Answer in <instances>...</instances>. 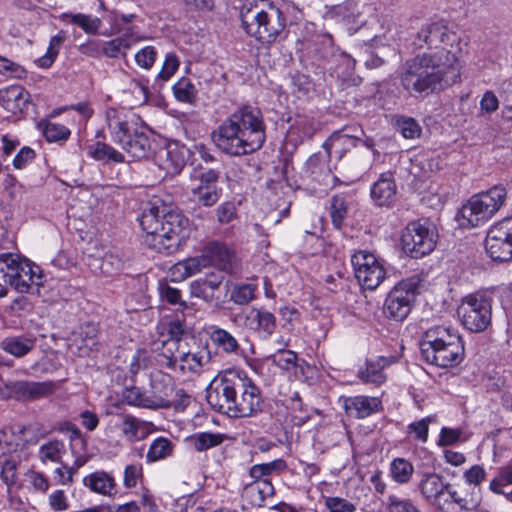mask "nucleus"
Wrapping results in <instances>:
<instances>
[{"label":"nucleus","mask_w":512,"mask_h":512,"mask_svg":"<svg viewBox=\"0 0 512 512\" xmlns=\"http://www.w3.org/2000/svg\"><path fill=\"white\" fill-rule=\"evenodd\" d=\"M415 44L435 48V52L419 54L408 59L399 73L400 85L411 97L426 98L440 93L460 81L461 65L455 52L448 50L459 40L443 22L423 25Z\"/></svg>","instance_id":"obj_1"},{"label":"nucleus","mask_w":512,"mask_h":512,"mask_svg":"<svg viewBox=\"0 0 512 512\" xmlns=\"http://www.w3.org/2000/svg\"><path fill=\"white\" fill-rule=\"evenodd\" d=\"M212 409L234 418L255 417L264 410L261 389L241 370L227 369L214 377L206 389Z\"/></svg>","instance_id":"obj_2"},{"label":"nucleus","mask_w":512,"mask_h":512,"mask_svg":"<svg viewBox=\"0 0 512 512\" xmlns=\"http://www.w3.org/2000/svg\"><path fill=\"white\" fill-rule=\"evenodd\" d=\"M265 130L262 112L257 107L243 105L223 120L211 137L223 153L244 156L262 148L266 140Z\"/></svg>","instance_id":"obj_3"},{"label":"nucleus","mask_w":512,"mask_h":512,"mask_svg":"<svg viewBox=\"0 0 512 512\" xmlns=\"http://www.w3.org/2000/svg\"><path fill=\"white\" fill-rule=\"evenodd\" d=\"M140 226L145 232L144 242L151 249L173 254L182 247L190 236L189 219L179 210L168 206H151L144 210Z\"/></svg>","instance_id":"obj_4"},{"label":"nucleus","mask_w":512,"mask_h":512,"mask_svg":"<svg viewBox=\"0 0 512 512\" xmlns=\"http://www.w3.org/2000/svg\"><path fill=\"white\" fill-rule=\"evenodd\" d=\"M420 350L427 363L441 368L457 366L464 359V344L460 335L444 326L428 329L423 334Z\"/></svg>","instance_id":"obj_5"},{"label":"nucleus","mask_w":512,"mask_h":512,"mask_svg":"<svg viewBox=\"0 0 512 512\" xmlns=\"http://www.w3.org/2000/svg\"><path fill=\"white\" fill-rule=\"evenodd\" d=\"M240 16L245 32L262 43L274 42L286 26L284 14L273 6L265 11L244 5Z\"/></svg>","instance_id":"obj_6"},{"label":"nucleus","mask_w":512,"mask_h":512,"mask_svg":"<svg viewBox=\"0 0 512 512\" xmlns=\"http://www.w3.org/2000/svg\"><path fill=\"white\" fill-rule=\"evenodd\" d=\"M507 190L495 185L487 191L473 195L460 210L463 226L478 227L491 219L503 206Z\"/></svg>","instance_id":"obj_7"},{"label":"nucleus","mask_w":512,"mask_h":512,"mask_svg":"<svg viewBox=\"0 0 512 512\" xmlns=\"http://www.w3.org/2000/svg\"><path fill=\"white\" fill-rule=\"evenodd\" d=\"M0 268L4 273L5 282L20 293H28L31 284L41 285L43 277L40 267L27 258L13 253H1Z\"/></svg>","instance_id":"obj_8"},{"label":"nucleus","mask_w":512,"mask_h":512,"mask_svg":"<svg viewBox=\"0 0 512 512\" xmlns=\"http://www.w3.org/2000/svg\"><path fill=\"white\" fill-rule=\"evenodd\" d=\"M436 238L435 227L428 220L412 221L402 232V249L411 258L418 259L434 250Z\"/></svg>","instance_id":"obj_9"},{"label":"nucleus","mask_w":512,"mask_h":512,"mask_svg":"<svg viewBox=\"0 0 512 512\" xmlns=\"http://www.w3.org/2000/svg\"><path fill=\"white\" fill-rule=\"evenodd\" d=\"M418 294V280L408 278L398 282L387 294L383 311L386 317L403 321L412 310Z\"/></svg>","instance_id":"obj_10"},{"label":"nucleus","mask_w":512,"mask_h":512,"mask_svg":"<svg viewBox=\"0 0 512 512\" xmlns=\"http://www.w3.org/2000/svg\"><path fill=\"white\" fill-rule=\"evenodd\" d=\"M105 118L111 140L122 149L130 142H134L133 130L142 132L146 128L138 122L134 115L127 113L122 108H108Z\"/></svg>","instance_id":"obj_11"},{"label":"nucleus","mask_w":512,"mask_h":512,"mask_svg":"<svg viewBox=\"0 0 512 512\" xmlns=\"http://www.w3.org/2000/svg\"><path fill=\"white\" fill-rule=\"evenodd\" d=\"M159 385H161L159 382L153 383L152 396H147L139 387L126 388L123 392V400L130 406L147 409L170 408L171 406L178 408V405L173 403L172 397L180 395V392L183 391H175L171 385L164 386L163 391H160Z\"/></svg>","instance_id":"obj_12"},{"label":"nucleus","mask_w":512,"mask_h":512,"mask_svg":"<svg viewBox=\"0 0 512 512\" xmlns=\"http://www.w3.org/2000/svg\"><path fill=\"white\" fill-rule=\"evenodd\" d=\"M485 250L493 261L512 259V217L504 218L490 227L485 238Z\"/></svg>","instance_id":"obj_13"},{"label":"nucleus","mask_w":512,"mask_h":512,"mask_svg":"<svg viewBox=\"0 0 512 512\" xmlns=\"http://www.w3.org/2000/svg\"><path fill=\"white\" fill-rule=\"evenodd\" d=\"M55 388L52 381H2L0 398L3 400L14 399L20 402L35 401L53 394Z\"/></svg>","instance_id":"obj_14"},{"label":"nucleus","mask_w":512,"mask_h":512,"mask_svg":"<svg viewBox=\"0 0 512 512\" xmlns=\"http://www.w3.org/2000/svg\"><path fill=\"white\" fill-rule=\"evenodd\" d=\"M462 325L471 332H482L491 322V304L484 297L467 296L457 309Z\"/></svg>","instance_id":"obj_15"},{"label":"nucleus","mask_w":512,"mask_h":512,"mask_svg":"<svg viewBox=\"0 0 512 512\" xmlns=\"http://www.w3.org/2000/svg\"><path fill=\"white\" fill-rule=\"evenodd\" d=\"M234 323L241 322V326L248 332L262 340L269 339L275 332L277 320L275 315L263 307L252 306L235 314Z\"/></svg>","instance_id":"obj_16"},{"label":"nucleus","mask_w":512,"mask_h":512,"mask_svg":"<svg viewBox=\"0 0 512 512\" xmlns=\"http://www.w3.org/2000/svg\"><path fill=\"white\" fill-rule=\"evenodd\" d=\"M354 274L359 284L375 290L385 279L386 272L377 258L368 251H358L351 257Z\"/></svg>","instance_id":"obj_17"},{"label":"nucleus","mask_w":512,"mask_h":512,"mask_svg":"<svg viewBox=\"0 0 512 512\" xmlns=\"http://www.w3.org/2000/svg\"><path fill=\"white\" fill-rule=\"evenodd\" d=\"M450 483L435 472L422 473L418 489L423 499L440 510H445L448 499H445Z\"/></svg>","instance_id":"obj_18"},{"label":"nucleus","mask_w":512,"mask_h":512,"mask_svg":"<svg viewBox=\"0 0 512 512\" xmlns=\"http://www.w3.org/2000/svg\"><path fill=\"white\" fill-rule=\"evenodd\" d=\"M397 187L391 172H384L371 186L370 196L378 207H390L396 200Z\"/></svg>","instance_id":"obj_19"},{"label":"nucleus","mask_w":512,"mask_h":512,"mask_svg":"<svg viewBox=\"0 0 512 512\" xmlns=\"http://www.w3.org/2000/svg\"><path fill=\"white\" fill-rule=\"evenodd\" d=\"M205 252L209 258V265H215L220 270L229 274L238 271L237 257L226 245L219 242H211L205 247Z\"/></svg>","instance_id":"obj_20"},{"label":"nucleus","mask_w":512,"mask_h":512,"mask_svg":"<svg viewBox=\"0 0 512 512\" xmlns=\"http://www.w3.org/2000/svg\"><path fill=\"white\" fill-rule=\"evenodd\" d=\"M323 45L327 46L331 52H323L321 57L326 59L330 64L329 69L333 71L338 78L347 79L352 76L356 61L345 52L334 51L332 47V39L326 38Z\"/></svg>","instance_id":"obj_21"},{"label":"nucleus","mask_w":512,"mask_h":512,"mask_svg":"<svg viewBox=\"0 0 512 512\" xmlns=\"http://www.w3.org/2000/svg\"><path fill=\"white\" fill-rule=\"evenodd\" d=\"M448 504L446 509L451 504L457 505L461 511H473L476 510L481 503L480 489L468 486L453 487L450 484V488L447 491Z\"/></svg>","instance_id":"obj_22"},{"label":"nucleus","mask_w":512,"mask_h":512,"mask_svg":"<svg viewBox=\"0 0 512 512\" xmlns=\"http://www.w3.org/2000/svg\"><path fill=\"white\" fill-rule=\"evenodd\" d=\"M343 408L350 417L363 419L380 411L382 402L377 397L354 396L344 399Z\"/></svg>","instance_id":"obj_23"},{"label":"nucleus","mask_w":512,"mask_h":512,"mask_svg":"<svg viewBox=\"0 0 512 512\" xmlns=\"http://www.w3.org/2000/svg\"><path fill=\"white\" fill-rule=\"evenodd\" d=\"M188 149L184 146L169 145L160 151V167L168 174H179L186 165Z\"/></svg>","instance_id":"obj_24"},{"label":"nucleus","mask_w":512,"mask_h":512,"mask_svg":"<svg viewBox=\"0 0 512 512\" xmlns=\"http://www.w3.org/2000/svg\"><path fill=\"white\" fill-rule=\"evenodd\" d=\"M36 345V338L32 335H17L4 338L0 342V348L6 353L22 358L30 353Z\"/></svg>","instance_id":"obj_25"},{"label":"nucleus","mask_w":512,"mask_h":512,"mask_svg":"<svg viewBox=\"0 0 512 512\" xmlns=\"http://www.w3.org/2000/svg\"><path fill=\"white\" fill-rule=\"evenodd\" d=\"M243 495L251 505L262 507L265 499L274 495V487L269 480L253 481L244 487Z\"/></svg>","instance_id":"obj_26"},{"label":"nucleus","mask_w":512,"mask_h":512,"mask_svg":"<svg viewBox=\"0 0 512 512\" xmlns=\"http://www.w3.org/2000/svg\"><path fill=\"white\" fill-rule=\"evenodd\" d=\"M29 94L20 85H11L0 90V105L8 111L22 110Z\"/></svg>","instance_id":"obj_27"},{"label":"nucleus","mask_w":512,"mask_h":512,"mask_svg":"<svg viewBox=\"0 0 512 512\" xmlns=\"http://www.w3.org/2000/svg\"><path fill=\"white\" fill-rule=\"evenodd\" d=\"M221 283L222 277L200 278L190 284V293L193 297L203 299L206 302H212L217 299L216 291Z\"/></svg>","instance_id":"obj_28"},{"label":"nucleus","mask_w":512,"mask_h":512,"mask_svg":"<svg viewBox=\"0 0 512 512\" xmlns=\"http://www.w3.org/2000/svg\"><path fill=\"white\" fill-rule=\"evenodd\" d=\"M134 142H130L123 150L136 160L147 158L152 150V141L147 128L142 132L132 131Z\"/></svg>","instance_id":"obj_29"},{"label":"nucleus","mask_w":512,"mask_h":512,"mask_svg":"<svg viewBox=\"0 0 512 512\" xmlns=\"http://www.w3.org/2000/svg\"><path fill=\"white\" fill-rule=\"evenodd\" d=\"M209 266V258L204 251L202 255L191 257L176 263L172 272L181 279L188 278L196 273H199L203 268Z\"/></svg>","instance_id":"obj_30"},{"label":"nucleus","mask_w":512,"mask_h":512,"mask_svg":"<svg viewBox=\"0 0 512 512\" xmlns=\"http://www.w3.org/2000/svg\"><path fill=\"white\" fill-rule=\"evenodd\" d=\"M212 343L225 354L239 355L242 351L238 340L227 330L219 327L213 328L210 333Z\"/></svg>","instance_id":"obj_31"},{"label":"nucleus","mask_w":512,"mask_h":512,"mask_svg":"<svg viewBox=\"0 0 512 512\" xmlns=\"http://www.w3.org/2000/svg\"><path fill=\"white\" fill-rule=\"evenodd\" d=\"M180 352L179 343H177V341H164L161 350L158 351L155 356L157 365L162 368L176 371Z\"/></svg>","instance_id":"obj_32"},{"label":"nucleus","mask_w":512,"mask_h":512,"mask_svg":"<svg viewBox=\"0 0 512 512\" xmlns=\"http://www.w3.org/2000/svg\"><path fill=\"white\" fill-rule=\"evenodd\" d=\"M388 364L385 357H379L376 360H367L365 370L359 371V378L365 383L380 385L386 380L383 374L384 367Z\"/></svg>","instance_id":"obj_33"},{"label":"nucleus","mask_w":512,"mask_h":512,"mask_svg":"<svg viewBox=\"0 0 512 512\" xmlns=\"http://www.w3.org/2000/svg\"><path fill=\"white\" fill-rule=\"evenodd\" d=\"M87 150L88 155L97 161L125 162V157L121 152L104 142H96L95 144L89 145Z\"/></svg>","instance_id":"obj_34"},{"label":"nucleus","mask_w":512,"mask_h":512,"mask_svg":"<svg viewBox=\"0 0 512 512\" xmlns=\"http://www.w3.org/2000/svg\"><path fill=\"white\" fill-rule=\"evenodd\" d=\"M210 359V353L206 352V355L202 353H191V352H180V357L177 364V369L183 374L185 373H196L203 365Z\"/></svg>","instance_id":"obj_35"},{"label":"nucleus","mask_w":512,"mask_h":512,"mask_svg":"<svg viewBox=\"0 0 512 512\" xmlns=\"http://www.w3.org/2000/svg\"><path fill=\"white\" fill-rule=\"evenodd\" d=\"M83 482L93 492L102 495H109L115 486L114 479L104 471H97L86 476Z\"/></svg>","instance_id":"obj_36"},{"label":"nucleus","mask_w":512,"mask_h":512,"mask_svg":"<svg viewBox=\"0 0 512 512\" xmlns=\"http://www.w3.org/2000/svg\"><path fill=\"white\" fill-rule=\"evenodd\" d=\"M61 19L64 21H68L69 23H72L74 25H77L81 29H83L87 34L93 35L98 33L99 28L102 25V22L98 17H93L91 15L83 13H64L61 16Z\"/></svg>","instance_id":"obj_37"},{"label":"nucleus","mask_w":512,"mask_h":512,"mask_svg":"<svg viewBox=\"0 0 512 512\" xmlns=\"http://www.w3.org/2000/svg\"><path fill=\"white\" fill-rule=\"evenodd\" d=\"M333 143H329V141L324 142L323 148L325 152H317L311 155L306 161V169L312 175L321 174L326 169H328V161L331 155V146Z\"/></svg>","instance_id":"obj_38"},{"label":"nucleus","mask_w":512,"mask_h":512,"mask_svg":"<svg viewBox=\"0 0 512 512\" xmlns=\"http://www.w3.org/2000/svg\"><path fill=\"white\" fill-rule=\"evenodd\" d=\"M173 444L165 437L156 438L150 445L146 458L147 462H156L167 458L172 454Z\"/></svg>","instance_id":"obj_39"},{"label":"nucleus","mask_w":512,"mask_h":512,"mask_svg":"<svg viewBox=\"0 0 512 512\" xmlns=\"http://www.w3.org/2000/svg\"><path fill=\"white\" fill-rule=\"evenodd\" d=\"M348 209L349 203L345 196L334 195L331 198L330 215L335 228L340 229L343 226L344 220L348 214Z\"/></svg>","instance_id":"obj_40"},{"label":"nucleus","mask_w":512,"mask_h":512,"mask_svg":"<svg viewBox=\"0 0 512 512\" xmlns=\"http://www.w3.org/2000/svg\"><path fill=\"white\" fill-rule=\"evenodd\" d=\"M65 453V445L60 440H51L40 446L38 457L39 459L45 462H60L62 455Z\"/></svg>","instance_id":"obj_41"},{"label":"nucleus","mask_w":512,"mask_h":512,"mask_svg":"<svg viewBox=\"0 0 512 512\" xmlns=\"http://www.w3.org/2000/svg\"><path fill=\"white\" fill-rule=\"evenodd\" d=\"M131 45L132 41L129 37H117L103 43L102 53L110 58H117L120 55L125 57L127 51L131 48Z\"/></svg>","instance_id":"obj_42"},{"label":"nucleus","mask_w":512,"mask_h":512,"mask_svg":"<svg viewBox=\"0 0 512 512\" xmlns=\"http://www.w3.org/2000/svg\"><path fill=\"white\" fill-rule=\"evenodd\" d=\"M17 428V433L22 436L26 444H36L40 439L45 438L49 434L44 425L39 422L19 425Z\"/></svg>","instance_id":"obj_43"},{"label":"nucleus","mask_w":512,"mask_h":512,"mask_svg":"<svg viewBox=\"0 0 512 512\" xmlns=\"http://www.w3.org/2000/svg\"><path fill=\"white\" fill-rule=\"evenodd\" d=\"M414 472L413 465L404 458H396L392 461L390 473L394 481L397 483H407Z\"/></svg>","instance_id":"obj_44"},{"label":"nucleus","mask_w":512,"mask_h":512,"mask_svg":"<svg viewBox=\"0 0 512 512\" xmlns=\"http://www.w3.org/2000/svg\"><path fill=\"white\" fill-rule=\"evenodd\" d=\"M192 199L200 206H214L221 197L222 189L220 187H208V189H192Z\"/></svg>","instance_id":"obj_45"},{"label":"nucleus","mask_w":512,"mask_h":512,"mask_svg":"<svg viewBox=\"0 0 512 512\" xmlns=\"http://www.w3.org/2000/svg\"><path fill=\"white\" fill-rule=\"evenodd\" d=\"M257 286L250 283H241L233 286L230 300L237 305H247L255 299Z\"/></svg>","instance_id":"obj_46"},{"label":"nucleus","mask_w":512,"mask_h":512,"mask_svg":"<svg viewBox=\"0 0 512 512\" xmlns=\"http://www.w3.org/2000/svg\"><path fill=\"white\" fill-rule=\"evenodd\" d=\"M224 440V436L219 433L201 432L191 437L194 448L199 451H205L212 447L220 445Z\"/></svg>","instance_id":"obj_47"},{"label":"nucleus","mask_w":512,"mask_h":512,"mask_svg":"<svg viewBox=\"0 0 512 512\" xmlns=\"http://www.w3.org/2000/svg\"><path fill=\"white\" fill-rule=\"evenodd\" d=\"M98 326L94 323H85L80 328V338L84 343V347L80 346L78 348V355L83 356L88 351H91L94 346L97 344V336H98Z\"/></svg>","instance_id":"obj_48"},{"label":"nucleus","mask_w":512,"mask_h":512,"mask_svg":"<svg viewBox=\"0 0 512 512\" xmlns=\"http://www.w3.org/2000/svg\"><path fill=\"white\" fill-rule=\"evenodd\" d=\"M396 130L406 139L419 138L422 132L419 123L412 117L401 116L395 123Z\"/></svg>","instance_id":"obj_49"},{"label":"nucleus","mask_w":512,"mask_h":512,"mask_svg":"<svg viewBox=\"0 0 512 512\" xmlns=\"http://www.w3.org/2000/svg\"><path fill=\"white\" fill-rule=\"evenodd\" d=\"M512 485V463L499 469L498 475L490 481V490L496 494H504Z\"/></svg>","instance_id":"obj_50"},{"label":"nucleus","mask_w":512,"mask_h":512,"mask_svg":"<svg viewBox=\"0 0 512 512\" xmlns=\"http://www.w3.org/2000/svg\"><path fill=\"white\" fill-rule=\"evenodd\" d=\"M175 98L181 102H192L196 96V89L188 78L179 79L172 87Z\"/></svg>","instance_id":"obj_51"},{"label":"nucleus","mask_w":512,"mask_h":512,"mask_svg":"<svg viewBox=\"0 0 512 512\" xmlns=\"http://www.w3.org/2000/svg\"><path fill=\"white\" fill-rule=\"evenodd\" d=\"M387 512H422L411 499L389 495L387 498Z\"/></svg>","instance_id":"obj_52"},{"label":"nucleus","mask_w":512,"mask_h":512,"mask_svg":"<svg viewBox=\"0 0 512 512\" xmlns=\"http://www.w3.org/2000/svg\"><path fill=\"white\" fill-rule=\"evenodd\" d=\"M159 294L163 301H166L171 305H177L179 309H185L187 307L185 301L181 299L180 290L165 282L159 283Z\"/></svg>","instance_id":"obj_53"},{"label":"nucleus","mask_w":512,"mask_h":512,"mask_svg":"<svg viewBox=\"0 0 512 512\" xmlns=\"http://www.w3.org/2000/svg\"><path fill=\"white\" fill-rule=\"evenodd\" d=\"M124 260L116 253H106L101 260L100 270L106 275H113L123 269Z\"/></svg>","instance_id":"obj_54"},{"label":"nucleus","mask_w":512,"mask_h":512,"mask_svg":"<svg viewBox=\"0 0 512 512\" xmlns=\"http://www.w3.org/2000/svg\"><path fill=\"white\" fill-rule=\"evenodd\" d=\"M44 136L49 142L67 140L70 136V130L61 124L48 122L43 130Z\"/></svg>","instance_id":"obj_55"},{"label":"nucleus","mask_w":512,"mask_h":512,"mask_svg":"<svg viewBox=\"0 0 512 512\" xmlns=\"http://www.w3.org/2000/svg\"><path fill=\"white\" fill-rule=\"evenodd\" d=\"M297 354L291 350H279L273 356V363L283 370H291L297 365Z\"/></svg>","instance_id":"obj_56"},{"label":"nucleus","mask_w":512,"mask_h":512,"mask_svg":"<svg viewBox=\"0 0 512 512\" xmlns=\"http://www.w3.org/2000/svg\"><path fill=\"white\" fill-rule=\"evenodd\" d=\"M144 422L137 419L132 415H125L121 426L122 433L130 440H136L139 438V431L143 426Z\"/></svg>","instance_id":"obj_57"},{"label":"nucleus","mask_w":512,"mask_h":512,"mask_svg":"<svg viewBox=\"0 0 512 512\" xmlns=\"http://www.w3.org/2000/svg\"><path fill=\"white\" fill-rule=\"evenodd\" d=\"M0 73L7 77L22 79L26 75V70L7 58L0 57Z\"/></svg>","instance_id":"obj_58"},{"label":"nucleus","mask_w":512,"mask_h":512,"mask_svg":"<svg viewBox=\"0 0 512 512\" xmlns=\"http://www.w3.org/2000/svg\"><path fill=\"white\" fill-rule=\"evenodd\" d=\"M220 172L216 169H207L199 174V184L194 189H208V187H219Z\"/></svg>","instance_id":"obj_59"},{"label":"nucleus","mask_w":512,"mask_h":512,"mask_svg":"<svg viewBox=\"0 0 512 512\" xmlns=\"http://www.w3.org/2000/svg\"><path fill=\"white\" fill-rule=\"evenodd\" d=\"M156 54L157 53L154 47L146 46L136 53L135 61L140 67L149 69L155 63Z\"/></svg>","instance_id":"obj_60"},{"label":"nucleus","mask_w":512,"mask_h":512,"mask_svg":"<svg viewBox=\"0 0 512 512\" xmlns=\"http://www.w3.org/2000/svg\"><path fill=\"white\" fill-rule=\"evenodd\" d=\"M429 422V417L413 422L408 426V432L414 433L416 440L426 442L428 439Z\"/></svg>","instance_id":"obj_61"},{"label":"nucleus","mask_w":512,"mask_h":512,"mask_svg":"<svg viewBox=\"0 0 512 512\" xmlns=\"http://www.w3.org/2000/svg\"><path fill=\"white\" fill-rule=\"evenodd\" d=\"M486 471L480 465H474L464 473V479L468 487H475L485 479Z\"/></svg>","instance_id":"obj_62"},{"label":"nucleus","mask_w":512,"mask_h":512,"mask_svg":"<svg viewBox=\"0 0 512 512\" xmlns=\"http://www.w3.org/2000/svg\"><path fill=\"white\" fill-rule=\"evenodd\" d=\"M179 67V61L176 55L168 54L158 77L164 81L170 79Z\"/></svg>","instance_id":"obj_63"},{"label":"nucleus","mask_w":512,"mask_h":512,"mask_svg":"<svg viewBox=\"0 0 512 512\" xmlns=\"http://www.w3.org/2000/svg\"><path fill=\"white\" fill-rule=\"evenodd\" d=\"M326 506L331 512H353L355 510V506L338 497H330L326 500Z\"/></svg>","instance_id":"obj_64"}]
</instances>
